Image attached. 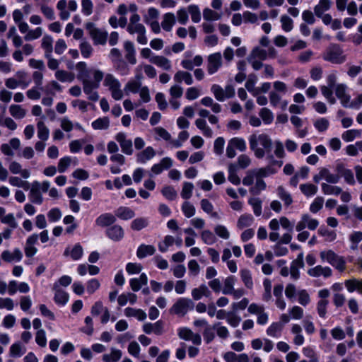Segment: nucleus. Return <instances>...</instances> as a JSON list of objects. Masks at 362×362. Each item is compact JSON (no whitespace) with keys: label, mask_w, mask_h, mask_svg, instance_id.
I'll return each mask as SVG.
<instances>
[{"label":"nucleus","mask_w":362,"mask_h":362,"mask_svg":"<svg viewBox=\"0 0 362 362\" xmlns=\"http://www.w3.org/2000/svg\"><path fill=\"white\" fill-rule=\"evenodd\" d=\"M276 173V170L270 166L249 170L243 179V184L245 186H251L250 192L257 195L267 187L263 178Z\"/></svg>","instance_id":"1"},{"label":"nucleus","mask_w":362,"mask_h":362,"mask_svg":"<svg viewBox=\"0 0 362 362\" xmlns=\"http://www.w3.org/2000/svg\"><path fill=\"white\" fill-rule=\"evenodd\" d=\"M249 144L257 158H263L267 153H271L272 140L267 134H253L249 137Z\"/></svg>","instance_id":"2"},{"label":"nucleus","mask_w":362,"mask_h":362,"mask_svg":"<svg viewBox=\"0 0 362 362\" xmlns=\"http://www.w3.org/2000/svg\"><path fill=\"white\" fill-rule=\"evenodd\" d=\"M320 257L322 262L329 263L340 272H344L346 269V261L344 258L339 256L332 250L321 251Z\"/></svg>","instance_id":"3"},{"label":"nucleus","mask_w":362,"mask_h":362,"mask_svg":"<svg viewBox=\"0 0 362 362\" xmlns=\"http://www.w3.org/2000/svg\"><path fill=\"white\" fill-rule=\"evenodd\" d=\"M86 28L95 45L106 44L108 37V33L106 30L97 28L93 23H88L86 25Z\"/></svg>","instance_id":"4"},{"label":"nucleus","mask_w":362,"mask_h":362,"mask_svg":"<svg viewBox=\"0 0 362 362\" xmlns=\"http://www.w3.org/2000/svg\"><path fill=\"white\" fill-rule=\"evenodd\" d=\"M104 86H107L111 92L112 97L119 100L123 98V91L121 89V83L112 74H107L105 76Z\"/></svg>","instance_id":"5"},{"label":"nucleus","mask_w":362,"mask_h":362,"mask_svg":"<svg viewBox=\"0 0 362 362\" xmlns=\"http://www.w3.org/2000/svg\"><path fill=\"white\" fill-rule=\"evenodd\" d=\"M323 59L334 64H341L345 61L342 49L338 45L329 46L324 53Z\"/></svg>","instance_id":"6"},{"label":"nucleus","mask_w":362,"mask_h":362,"mask_svg":"<svg viewBox=\"0 0 362 362\" xmlns=\"http://www.w3.org/2000/svg\"><path fill=\"white\" fill-rule=\"evenodd\" d=\"M336 96L340 100L344 107H356V104L351 103V96L347 93V86L344 83H338L334 88Z\"/></svg>","instance_id":"7"},{"label":"nucleus","mask_w":362,"mask_h":362,"mask_svg":"<svg viewBox=\"0 0 362 362\" xmlns=\"http://www.w3.org/2000/svg\"><path fill=\"white\" fill-rule=\"evenodd\" d=\"M177 335L181 339L191 341L195 345H200L202 343L201 336L187 327H180L177 330Z\"/></svg>","instance_id":"8"},{"label":"nucleus","mask_w":362,"mask_h":362,"mask_svg":"<svg viewBox=\"0 0 362 362\" xmlns=\"http://www.w3.org/2000/svg\"><path fill=\"white\" fill-rule=\"evenodd\" d=\"M193 308V302L190 299L180 298L172 307L171 310L177 315H185Z\"/></svg>","instance_id":"9"},{"label":"nucleus","mask_w":362,"mask_h":362,"mask_svg":"<svg viewBox=\"0 0 362 362\" xmlns=\"http://www.w3.org/2000/svg\"><path fill=\"white\" fill-rule=\"evenodd\" d=\"M83 92L88 95V98L92 101H97L99 99V95L97 89L99 86L92 81L88 78H83L82 81Z\"/></svg>","instance_id":"10"},{"label":"nucleus","mask_w":362,"mask_h":362,"mask_svg":"<svg viewBox=\"0 0 362 362\" xmlns=\"http://www.w3.org/2000/svg\"><path fill=\"white\" fill-rule=\"evenodd\" d=\"M222 66V56L220 52L210 54L207 59V71L214 74Z\"/></svg>","instance_id":"11"},{"label":"nucleus","mask_w":362,"mask_h":362,"mask_svg":"<svg viewBox=\"0 0 362 362\" xmlns=\"http://www.w3.org/2000/svg\"><path fill=\"white\" fill-rule=\"evenodd\" d=\"M304 262H303V253L301 252L298 255L296 259L292 261L290 267V274L291 277L293 280H298L300 278V272L299 269L303 268Z\"/></svg>","instance_id":"12"},{"label":"nucleus","mask_w":362,"mask_h":362,"mask_svg":"<svg viewBox=\"0 0 362 362\" xmlns=\"http://www.w3.org/2000/svg\"><path fill=\"white\" fill-rule=\"evenodd\" d=\"M116 141L119 144L122 151L127 155H132L133 153L132 141L130 139H127L126 134L123 132H119L115 136Z\"/></svg>","instance_id":"13"},{"label":"nucleus","mask_w":362,"mask_h":362,"mask_svg":"<svg viewBox=\"0 0 362 362\" xmlns=\"http://www.w3.org/2000/svg\"><path fill=\"white\" fill-rule=\"evenodd\" d=\"M308 274L312 277L318 278L323 276L328 278L332 276V270L329 267H322L321 265L315 266L308 270Z\"/></svg>","instance_id":"14"},{"label":"nucleus","mask_w":362,"mask_h":362,"mask_svg":"<svg viewBox=\"0 0 362 362\" xmlns=\"http://www.w3.org/2000/svg\"><path fill=\"white\" fill-rule=\"evenodd\" d=\"M37 240L38 234L37 233L32 234L27 238L24 250L28 257H32L37 252V249L35 247V244L37 243Z\"/></svg>","instance_id":"15"},{"label":"nucleus","mask_w":362,"mask_h":362,"mask_svg":"<svg viewBox=\"0 0 362 362\" xmlns=\"http://www.w3.org/2000/svg\"><path fill=\"white\" fill-rule=\"evenodd\" d=\"M40 182L34 181L30 190L29 198L30 200L37 204H41L43 202V198L40 192Z\"/></svg>","instance_id":"16"},{"label":"nucleus","mask_w":362,"mask_h":362,"mask_svg":"<svg viewBox=\"0 0 362 362\" xmlns=\"http://www.w3.org/2000/svg\"><path fill=\"white\" fill-rule=\"evenodd\" d=\"M143 331L148 334L153 332L157 335H160L164 332L163 322L161 320H158L155 323H145L143 325Z\"/></svg>","instance_id":"17"},{"label":"nucleus","mask_w":362,"mask_h":362,"mask_svg":"<svg viewBox=\"0 0 362 362\" xmlns=\"http://www.w3.org/2000/svg\"><path fill=\"white\" fill-rule=\"evenodd\" d=\"M156 156V151L151 146H148L136 154V162L145 164Z\"/></svg>","instance_id":"18"},{"label":"nucleus","mask_w":362,"mask_h":362,"mask_svg":"<svg viewBox=\"0 0 362 362\" xmlns=\"http://www.w3.org/2000/svg\"><path fill=\"white\" fill-rule=\"evenodd\" d=\"M83 255V249L79 243L75 244L72 247H67L64 252V256L70 255L73 260L80 259Z\"/></svg>","instance_id":"19"},{"label":"nucleus","mask_w":362,"mask_h":362,"mask_svg":"<svg viewBox=\"0 0 362 362\" xmlns=\"http://www.w3.org/2000/svg\"><path fill=\"white\" fill-rule=\"evenodd\" d=\"M107 237L113 241H119L124 237V230L119 225H114L106 230Z\"/></svg>","instance_id":"20"},{"label":"nucleus","mask_w":362,"mask_h":362,"mask_svg":"<svg viewBox=\"0 0 362 362\" xmlns=\"http://www.w3.org/2000/svg\"><path fill=\"white\" fill-rule=\"evenodd\" d=\"M53 290L55 291L54 301L56 303L64 305L69 300V294L59 288V284L55 283L53 286Z\"/></svg>","instance_id":"21"},{"label":"nucleus","mask_w":362,"mask_h":362,"mask_svg":"<svg viewBox=\"0 0 362 362\" xmlns=\"http://www.w3.org/2000/svg\"><path fill=\"white\" fill-rule=\"evenodd\" d=\"M9 170L14 175L20 174L24 179H28L30 176V172L28 169H23L22 165L17 161H12L8 166Z\"/></svg>","instance_id":"22"},{"label":"nucleus","mask_w":362,"mask_h":362,"mask_svg":"<svg viewBox=\"0 0 362 362\" xmlns=\"http://www.w3.org/2000/svg\"><path fill=\"white\" fill-rule=\"evenodd\" d=\"M115 221V216L109 213L101 214L95 220L96 224L101 227L109 226L113 224Z\"/></svg>","instance_id":"23"},{"label":"nucleus","mask_w":362,"mask_h":362,"mask_svg":"<svg viewBox=\"0 0 362 362\" xmlns=\"http://www.w3.org/2000/svg\"><path fill=\"white\" fill-rule=\"evenodd\" d=\"M150 62L166 71L171 69L170 61L163 56H153L150 58Z\"/></svg>","instance_id":"24"},{"label":"nucleus","mask_w":362,"mask_h":362,"mask_svg":"<svg viewBox=\"0 0 362 362\" xmlns=\"http://www.w3.org/2000/svg\"><path fill=\"white\" fill-rule=\"evenodd\" d=\"M23 257L21 251L16 248L13 250V252H11L8 250H5L1 253L2 259L8 262H11L12 261L19 262L21 260Z\"/></svg>","instance_id":"25"},{"label":"nucleus","mask_w":362,"mask_h":362,"mask_svg":"<svg viewBox=\"0 0 362 362\" xmlns=\"http://www.w3.org/2000/svg\"><path fill=\"white\" fill-rule=\"evenodd\" d=\"M175 22L176 19L174 13L169 12L163 15L161 26L164 30L169 32L172 30Z\"/></svg>","instance_id":"26"},{"label":"nucleus","mask_w":362,"mask_h":362,"mask_svg":"<svg viewBox=\"0 0 362 362\" xmlns=\"http://www.w3.org/2000/svg\"><path fill=\"white\" fill-rule=\"evenodd\" d=\"M147 283L148 278L144 273H142L139 278H133L129 281L131 288L134 291H138L142 286L146 285Z\"/></svg>","instance_id":"27"},{"label":"nucleus","mask_w":362,"mask_h":362,"mask_svg":"<svg viewBox=\"0 0 362 362\" xmlns=\"http://www.w3.org/2000/svg\"><path fill=\"white\" fill-rule=\"evenodd\" d=\"M124 315L129 317H134L140 321L144 320L147 317L146 313L143 310L130 307L124 309Z\"/></svg>","instance_id":"28"},{"label":"nucleus","mask_w":362,"mask_h":362,"mask_svg":"<svg viewBox=\"0 0 362 362\" xmlns=\"http://www.w3.org/2000/svg\"><path fill=\"white\" fill-rule=\"evenodd\" d=\"M156 252V248L150 245H141L136 251V256L139 259H143L148 255H153Z\"/></svg>","instance_id":"29"},{"label":"nucleus","mask_w":362,"mask_h":362,"mask_svg":"<svg viewBox=\"0 0 362 362\" xmlns=\"http://www.w3.org/2000/svg\"><path fill=\"white\" fill-rule=\"evenodd\" d=\"M195 124L197 127L202 132L204 136L209 138H211L213 136V131L211 127L208 126L204 119H197L195 120Z\"/></svg>","instance_id":"30"},{"label":"nucleus","mask_w":362,"mask_h":362,"mask_svg":"<svg viewBox=\"0 0 362 362\" xmlns=\"http://www.w3.org/2000/svg\"><path fill=\"white\" fill-rule=\"evenodd\" d=\"M115 215L122 220H129L134 217L135 213L129 207L120 206L116 210Z\"/></svg>","instance_id":"31"},{"label":"nucleus","mask_w":362,"mask_h":362,"mask_svg":"<svg viewBox=\"0 0 362 362\" xmlns=\"http://www.w3.org/2000/svg\"><path fill=\"white\" fill-rule=\"evenodd\" d=\"M174 80L177 83L185 81L187 85H191L193 83L192 74L184 71H178L174 76Z\"/></svg>","instance_id":"32"},{"label":"nucleus","mask_w":362,"mask_h":362,"mask_svg":"<svg viewBox=\"0 0 362 362\" xmlns=\"http://www.w3.org/2000/svg\"><path fill=\"white\" fill-rule=\"evenodd\" d=\"M122 356L120 350L115 348H111L110 354H105L103 355V361L104 362H117Z\"/></svg>","instance_id":"33"},{"label":"nucleus","mask_w":362,"mask_h":362,"mask_svg":"<svg viewBox=\"0 0 362 362\" xmlns=\"http://www.w3.org/2000/svg\"><path fill=\"white\" fill-rule=\"evenodd\" d=\"M209 295L210 291L205 284H202L192 291V296L196 300L201 299L202 296H209Z\"/></svg>","instance_id":"34"},{"label":"nucleus","mask_w":362,"mask_h":362,"mask_svg":"<svg viewBox=\"0 0 362 362\" xmlns=\"http://www.w3.org/2000/svg\"><path fill=\"white\" fill-rule=\"evenodd\" d=\"M53 38L48 35H45L42 39V48L45 50V57H49L53 51Z\"/></svg>","instance_id":"35"},{"label":"nucleus","mask_w":362,"mask_h":362,"mask_svg":"<svg viewBox=\"0 0 362 362\" xmlns=\"http://www.w3.org/2000/svg\"><path fill=\"white\" fill-rule=\"evenodd\" d=\"M322 192L326 195H339L341 193L342 189L336 185H331L327 183H322Z\"/></svg>","instance_id":"36"},{"label":"nucleus","mask_w":362,"mask_h":362,"mask_svg":"<svg viewBox=\"0 0 362 362\" xmlns=\"http://www.w3.org/2000/svg\"><path fill=\"white\" fill-rule=\"evenodd\" d=\"M9 112L16 119H23L26 115L27 111L18 105H11L9 107Z\"/></svg>","instance_id":"37"},{"label":"nucleus","mask_w":362,"mask_h":362,"mask_svg":"<svg viewBox=\"0 0 362 362\" xmlns=\"http://www.w3.org/2000/svg\"><path fill=\"white\" fill-rule=\"evenodd\" d=\"M331 6L330 0H320L314 8L315 14L317 17H321L323 13L329 9Z\"/></svg>","instance_id":"38"},{"label":"nucleus","mask_w":362,"mask_h":362,"mask_svg":"<svg viewBox=\"0 0 362 362\" xmlns=\"http://www.w3.org/2000/svg\"><path fill=\"white\" fill-rule=\"evenodd\" d=\"M37 137L42 141H47L49 136V130L45 124L39 121L37 124Z\"/></svg>","instance_id":"39"},{"label":"nucleus","mask_w":362,"mask_h":362,"mask_svg":"<svg viewBox=\"0 0 362 362\" xmlns=\"http://www.w3.org/2000/svg\"><path fill=\"white\" fill-rule=\"evenodd\" d=\"M254 222V218L251 214H245L240 216L237 222V226L240 229L250 226Z\"/></svg>","instance_id":"40"},{"label":"nucleus","mask_w":362,"mask_h":362,"mask_svg":"<svg viewBox=\"0 0 362 362\" xmlns=\"http://www.w3.org/2000/svg\"><path fill=\"white\" fill-rule=\"evenodd\" d=\"M236 278L234 276H229L224 280V285L222 292L225 295H229L235 288Z\"/></svg>","instance_id":"41"},{"label":"nucleus","mask_w":362,"mask_h":362,"mask_svg":"<svg viewBox=\"0 0 362 362\" xmlns=\"http://www.w3.org/2000/svg\"><path fill=\"white\" fill-rule=\"evenodd\" d=\"M141 88V83L139 81L130 80L125 85L124 90L127 95L129 93H136Z\"/></svg>","instance_id":"42"},{"label":"nucleus","mask_w":362,"mask_h":362,"mask_svg":"<svg viewBox=\"0 0 362 362\" xmlns=\"http://www.w3.org/2000/svg\"><path fill=\"white\" fill-rule=\"evenodd\" d=\"M91 125L96 130L107 129L110 126V119L107 117H100L93 121Z\"/></svg>","instance_id":"43"},{"label":"nucleus","mask_w":362,"mask_h":362,"mask_svg":"<svg viewBox=\"0 0 362 362\" xmlns=\"http://www.w3.org/2000/svg\"><path fill=\"white\" fill-rule=\"evenodd\" d=\"M301 192L306 197L315 195L318 190V187L311 183H305L300 185Z\"/></svg>","instance_id":"44"},{"label":"nucleus","mask_w":362,"mask_h":362,"mask_svg":"<svg viewBox=\"0 0 362 362\" xmlns=\"http://www.w3.org/2000/svg\"><path fill=\"white\" fill-rule=\"evenodd\" d=\"M283 329V324L281 322H273L267 329V334L272 337H279Z\"/></svg>","instance_id":"45"},{"label":"nucleus","mask_w":362,"mask_h":362,"mask_svg":"<svg viewBox=\"0 0 362 362\" xmlns=\"http://www.w3.org/2000/svg\"><path fill=\"white\" fill-rule=\"evenodd\" d=\"M361 130L359 129H350L344 132L341 138L344 141L346 142H350L354 141L356 138H359L361 136Z\"/></svg>","instance_id":"46"},{"label":"nucleus","mask_w":362,"mask_h":362,"mask_svg":"<svg viewBox=\"0 0 362 362\" xmlns=\"http://www.w3.org/2000/svg\"><path fill=\"white\" fill-rule=\"evenodd\" d=\"M277 194L279 198L284 202L286 206H289L293 202L291 195L282 186L277 188Z\"/></svg>","instance_id":"47"},{"label":"nucleus","mask_w":362,"mask_h":362,"mask_svg":"<svg viewBox=\"0 0 362 362\" xmlns=\"http://www.w3.org/2000/svg\"><path fill=\"white\" fill-rule=\"evenodd\" d=\"M240 277L244 283L245 286L251 289L253 286V281L252 279V275L250 272V270L247 269H241L240 272Z\"/></svg>","instance_id":"48"},{"label":"nucleus","mask_w":362,"mask_h":362,"mask_svg":"<svg viewBox=\"0 0 362 362\" xmlns=\"http://www.w3.org/2000/svg\"><path fill=\"white\" fill-rule=\"evenodd\" d=\"M55 77L61 82H72L74 80V75L72 73L64 70L57 71Z\"/></svg>","instance_id":"49"},{"label":"nucleus","mask_w":362,"mask_h":362,"mask_svg":"<svg viewBox=\"0 0 362 362\" xmlns=\"http://www.w3.org/2000/svg\"><path fill=\"white\" fill-rule=\"evenodd\" d=\"M148 225V218L140 217L134 219L131 223V228L134 230H141Z\"/></svg>","instance_id":"50"},{"label":"nucleus","mask_w":362,"mask_h":362,"mask_svg":"<svg viewBox=\"0 0 362 362\" xmlns=\"http://www.w3.org/2000/svg\"><path fill=\"white\" fill-rule=\"evenodd\" d=\"M187 11L189 13L192 21L194 23H199L201 21V12L197 5L191 4L188 6Z\"/></svg>","instance_id":"51"},{"label":"nucleus","mask_w":362,"mask_h":362,"mask_svg":"<svg viewBox=\"0 0 362 362\" xmlns=\"http://www.w3.org/2000/svg\"><path fill=\"white\" fill-rule=\"evenodd\" d=\"M203 18L205 21H218L221 18V14L211 8H205L203 10Z\"/></svg>","instance_id":"52"},{"label":"nucleus","mask_w":362,"mask_h":362,"mask_svg":"<svg viewBox=\"0 0 362 362\" xmlns=\"http://www.w3.org/2000/svg\"><path fill=\"white\" fill-rule=\"evenodd\" d=\"M323 177L327 184H337L339 181V175L332 173L329 170L323 168Z\"/></svg>","instance_id":"53"},{"label":"nucleus","mask_w":362,"mask_h":362,"mask_svg":"<svg viewBox=\"0 0 362 362\" xmlns=\"http://www.w3.org/2000/svg\"><path fill=\"white\" fill-rule=\"evenodd\" d=\"M79 48L84 58L87 59L91 56L93 49L88 42L83 40L80 44Z\"/></svg>","instance_id":"54"},{"label":"nucleus","mask_w":362,"mask_h":362,"mask_svg":"<svg viewBox=\"0 0 362 362\" xmlns=\"http://www.w3.org/2000/svg\"><path fill=\"white\" fill-rule=\"evenodd\" d=\"M249 57H250V59H259L260 60H265L267 58V52L265 49L256 47L252 50Z\"/></svg>","instance_id":"55"},{"label":"nucleus","mask_w":362,"mask_h":362,"mask_svg":"<svg viewBox=\"0 0 362 362\" xmlns=\"http://www.w3.org/2000/svg\"><path fill=\"white\" fill-rule=\"evenodd\" d=\"M201 238L206 245H212L216 241V238L214 233L209 230H202L201 233Z\"/></svg>","instance_id":"56"},{"label":"nucleus","mask_w":362,"mask_h":362,"mask_svg":"<svg viewBox=\"0 0 362 362\" xmlns=\"http://www.w3.org/2000/svg\"><path fill=\"white\" fill-rule=\"evenodd\" d=\"M175 243V238L172 235H166L163 242L159 243L158 249L160 252H165L168 248Z\"/></svg>","instance_id":"57"},{"label":"nucleus","mask_w":362,"mask_h":362,"mask_svg":"<svg viewBox=\"0 0 362 362\" xmlns=\"http://www.w3.org/2000/svg\"><path fill=\"white\" fill-rule=\"evenodd\" d=\"M211 90L218 101L223 102L226 100L224 90L219 85L214 84L211 88Z\"/></svg>","instance_id":"58"},{"label":"nucleus","mask_w":362,"mask_h":362,"mask_svg":"<svg viewBox=\"0 0 362 362\" xmlns=\"http://www.w3.org/2000/svg\"><path fill=\"white\" fill-rule=\"evenodd\" d=\"M256 80V76L254 74H251L249 76V78L245 85L247 90L255 96L258 95V91L256 90V88L255 87Z\"/></svg>","instance_id":"59"},{"label":"nucleus","mask_w":362,"mask_h":362,"mask_svg":"<svg viewBox=\"0 0 362 362\" xmlns=\"http://www.w3.org/2000/svg\"><path fill=\"white\" fill-rule=\"evenodd\" d=\"M248 203L252 206L255 216H259L262 214V202L259 198H251Z\"/></svg>","instance_id":"60"},{"label":"nucleus","mask_w":362,"mask_h":362,"mask_svg":"<svg viewBox=\"0 0 362 362\" xmlns=\"http://www.w3.org/2000/svg\"><path fill=\"white\" fill-rule=\"evenodd\" d=\"M259 116L265 124H270L274 119V115L272 111L267 108L263 107L259 112Z\"/></svg>","instance_id":"61"},{"label":"nucleus","mask_w":362,"mask_h":362,"mask_svg":"<svg viewBox=\"0 0 362 362\" xmlns=\"http://www.w3.org/2000/svg\"><path fill=\"white\" fill-rule=\"evenodd\" d=\"M194 185L192 182H185L183 183L181 196L185 199H188L192 197Z\"/></svg>","instance_id":"62"},{"label":"nucleus","mask_w":362,"mask_h":362,"mask_svg":"<svg viewBox=\"0 0 362 362\" xmlns=\"http://www.w3.org/2000/svg\"><path fill=\"white\" fill-rule=\"evenodd\" d=\"M182 211L187 218H191L195 214V207L189 202H185L182 205Z\"/></svg>","instance_id":"63"},{"label":"nucleus","mask_w":362,"mask_h":362,"mask_svg":"<svg viewBox=\"0 0 362 362\" xmlns=\"http://www.w3.org/2000/svg\"><path fill=\"white\" fill-rule=\"evenodd\" d=\"M1 222L3 224L8 225L11 229H15L18 226L13 214H8L6 216H4Z\"/></svg>","instance_id":"64"}]
</instances>
